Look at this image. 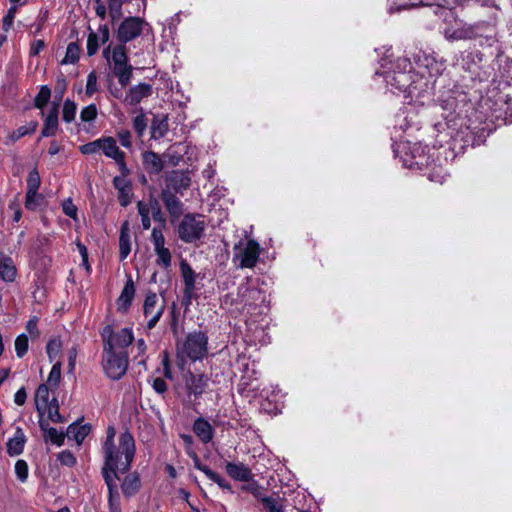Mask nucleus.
<instances>
[{"mask_svg": "<svg viewBox=\"0 0 512 512\" xmlns=\"http://www.w3.org/2000/svg\"><path fill=\"white\" fill-rule=\"evenodd\" d=\"M414 63L417 70L407 96L425 104L436 85H441L442 89L434 100V109L441 112L444 123H435L434 127L439 132L444 127L450 130L452 150L459 153L467 147L483 144L496 130L494 120L497 115L492 110L491 99L482 97L475 105L460 86L450 82L446 85L441 77L444 64L431 55L419 51L414 54Z\"/></svg>", "mask_w": 512, "mask_h": 512, "instance_id": "obj_1", "label": "nucleus"}, {"mask_svg": "<svg viewBox=\"0 0 512 512\" xmlns=\"http://www.w3.org/2000/svg\"><path fill=\"white\" fill-rule=\"evenodd\" d=\"M136 453L135 440L126 429L118 437V445L102 447L103 465L101 475L105 483H116L119 474H127Z\"/></svg>", "mask_w": 512, "mask_h": 512, "instance_id": "obj_2", "label": "nucleus"}, {"mask_svg": "<svg viewBox=\"0 0 512 512\" xmlns=\"http://www.w3.org/2000/svg\"><path fill=\"white\" fill-rule=\"evenodd\" d=\"M416 65L408 57H399L392 64V68L383 72L387 87L392 93L407 94L416 73Z\"/></svg>", "mask_w": 512, "mask_h": 512, "instance_id": "obj_3", "label": "nucleus"}, {"mask_svg": "<svg viewBox=\"0 0 512 512\" xmlns=\"http://www.w3.org/2000/svg\"><path fill=\"white\" fill-rule=\"evenodd\" d=\"M209 337L202 330H194L186 334L177 351L192 362L202 361L208 355Z\"/></svg>", "mask_w": 512, "mask_h": 512, "instance_id": "obj_4", "label": "nucleus"}, {"mask_svg": "<svg viewBox=\"0 0 512 512\" xmlns=\"http://www.w3.org/2000/svg\"><path fill=\"white\" fill-rule=\"evenodd\" d=\"M102 367L109 379L120 380L128 369V353L125 350L117 352L111 344H107L103 348Z\"/></svg>", "mask_w": 512, "mask_h": 512, "instance_id": "obj_5", "label": "nucleus"}, {"mask_svg": "<svg viewBox=\"0 0 512 512\" xmlns=\"http://www.w3.org/2000/svg\"><path fill=\"white\" fill-rule=\"evenodd\" d=\"M108 66L112 75L117 78L122 88L129 85L133 77L134 67L129 62L127 47L125 45H115V52Z\"/></svg>", "mask_w": 512, "mask_h": 512, "instance_id": "obj_6", "label": "nucleus"}, {"mask_svg": "<svg viewBox=\"0 0 512 512\" xmlns=\"http://www.w3.org/2000/svg\"><path fill=\"white\" fill-rule=\"evenodd\" d=\"M260 245L254 239L240 240L233 248V262L240 268H254L259 260Z\"/></svg>", "mask_w": 512, "mask_h": 512, "instance_id": "obj_7", "label": "nucleus"}, {"mask_svg": "<svg viewBox=\"0 0 512 512\" xmlns=\"http://www.w3.org/2000/svg\"><path fill=\"white\" fill-rule=\"evenodd\" d=\"M201 215L187 213L177 227L178 237L184 243H194L204 236L206 223Z\"/></svg>", "mask_w": 512, "mask_h": 512, "instance_id": "obj_8", "label": "nucleus"}, {"mask_svg": "<svg viewBox=\"0 0 512 512\" xmlns=\"http://www.w3.org/2000/svg\"><path fill=\"white\" fill-rule=\"evenodd\" d=\"M148 25L149 24L143 18L138 16H128L124 18L116 30L118 44L126 46L127 43L138 38L142 34L144 27Z\"/></svg>", "mask_w": 512, "mask_h": 512, "instance_id": "obj_9", "label": "nucleus"}, {"mask_svg": "<svg viewBox=\"0 0 512 512\" xmlns=\"http://www.w3.org/2000/svg\"><path fill=\"white\" fill-rule=\"evenodd\" d=\"M209 378L204 373L188 371L185 374V391L188 402L195 403L208 388Z\"/></svg>", "mask_w": 512, "mask_h": 512, "instance_id": "obj_10", "label": "nucleus"}, {"mask_svg": "<svg viewBox=\"0 0 512 512\" xmlns=\"http://www.w3.org/2000/svg\"><path fill=\"white\" fill-rule=\"evenodd\" d=\"M165 310V303L158 304V296L149 291L143 303V314L148 318L147 329H153L161 319Z\"/></svg>", "mask_w": 512, "mask_h": 512, "instance_id": "obj_11", "label": "nucleus"}, {"mask_svg": "<svg viewBox=\"0 0 512 512\" xmlns=\"http://www.w3.org/2000/svg\"><path fill=\"white\" fill-rule=\"evenodd\" d=\"M151 240L154 245V251L157 255L156 264L165 269L171 266V252L165 247V238L160 228L154 227L151 233Z\"/></svg>", "mask_w": 512, "mask_h": 512, "instance_id": "obj_12", "label": "nucleus"}, {"mask_svg": "<svg viewBox=\"0 0 512 512\" xmlns=\"http://www.w3.org/2000/svg\"><path fill=\"white\" fill-rule=\"evenodd\" d=\"M191 185L190 172L188 170H173L165 178V187L170 192L183 194Z\"/></svg>", "mask_w": 512, "mask_h": 512, "instance_id": "obj_13", "label": "nucleus"}, {"mask_svg": "<svg viewBox=\"0 0 512 512\" xmlns=\"http://www.w3.org/2000/svg\"><path fill=\"white\" fill-rule=\"evenodd\" d=\"M101 151L108 158L113 159L123 174H130V169L125 162V153L119 149L113 137H102Z\"/></svg>", "mask_w": 512, "mask_h": 512, "instance_id": "obj_14", "label": "nucleus"}, {"mask_svg": "<svg viewBox=\"0 0 512 512\" xmlns=\"http://www.w3.org/2000/svg\"><path fill=\"white\" fill-rule=\"evenodd\" d=\"M484 62V54L478 49H468L460 53L457 59L459 65L465 71L476 73L482 68Z\"/></svg>", "mask_w": 512, "mask_h": 512, "instance_id": "obj_15", "label": "nucleus"}, {"mask_svg": "<svg viewBox=\"0 0 512 512\" xmlns=\"http://www.w3.org/2000/svg\"><path fill=\"white\" fill-rule=\"evenodd\" d=\"M238 296L241 298L240 302L243 308L261 306L266 302L264 291L256 287H248L247 285H240L238 287Z\"/></svg>", "mask_w": 512, "mask_h": 512, "instance_id": "obj_16", "label": "nucleus"}, {"mask_svg": "<svg viewBox=\"0 0 512 512\" xmlns=\"http://www.w3.org/2000/svg\"><path fill=\"white\" fill-rule=\"evenodd\" d=\"M128 176L121 173L113 178V186L118 191V201L122 207H127L133 196L132 182L127 179Z\"/></svg>", "mask_w": 512, "mask_h": 512, "instance_id": "obj_17", "label": "nucleus"}, {"mask_svg": "<svg viewBox=\"0 0 512 512\" xmlns=\"http://www.w3.org/2000/svg\"><path fill=\"white\" fill-rule=\"evenodd\" d=\"M153 94V87L149 83L141 82L137 85L131 86L125 93L123 102L130 106H136L143 99L150 97Z\"/></svg>", "mask_w": 512, "mask_h": 512, "instance_id": "obj_18", "label": "nucleus"}, {"mask_svg": "<svg viewBox=\"0 0 512 512\" xmlns=\"http://www.w3.org/2000/svg\"><path fill=\"white\" fill-rule=\"evenodd\" d=\"M177 194L178 193L170 192L168 189H162L160 194L161 200L169 213L172 223L180 218L184 211V204L177 197Z\"/></svg>", "mask_w": 512, "mask_h": 512, "instance_id": "obj_19", "label": "nucleus"}, {"mask_svg": "<svg viewBox=\"0 0 512 512\" xmlns=\"http://www.w3.org/2000/svg\"><path fill=\"white\" fill-rule=\"evenodd\" d=\"M494 32V26L489 23H478L475 25H470L467 27H463L459 29L457 33V38L459 39H475L478 37H485L487 40L493 38L490 34H486L485 32Z\"/></svg>", "mask_w": 512, "mask_h": 512, "instance_id": "obj_20", "label": "nucleus"}, {"mask_svg": "<svg viewBox=\"0 0 512 512\" xmlns=\"http://www.w3.org/2000/svg\"><path fill=\"white\" fill-rule=\"evenodd\" d=\"M39 427L43 432L45 442H51L52 444L60 447L64 444L66 433L58 431L56 428L49 426L48 420L43 417L39 418Z\"/></svg>", "mask_w": 512, "mask_h": 512, "instance_id": "obj_21", "label": "nucleus"}, {"mask_svg": "<svg viewBox=\"0 0 512 512\" xmlns=\"http://www.w3.org/2000/svg\"><path fill=\"white\" fill-rule=\"evenodd\" d=\"M225 471L236 481H250L253 477L251 469L242 462H227L225 464Z\"/></svg>", "mask_w": 512, "mask_h": 512, "instance_id": "obj_22", "label": "nucleus"}, {"mask_svg": "<svg viewBox=\"0 0 512 512\" xmlns=\"http://www.w3.org/2000/svg\"><path fill=\"white\" fill-rule=\"evenodd\" d=\"M142 163L145 171L149 175L160 174L164 168V162L154 151H145L142 153Z\"/></svg>", "mask_w": 512, "mask_h": 512, "instance_id": "obj_23", "label": "nucleus"}, {"mask_svg": "<svg viewBox=\"0 0 512 512\" xmlns=\"http://www.w3.org/2000/svg\"><path fill=\"white\" fill-rule=\"evenodd\" d=\"M192 430L204 444L212 441L214 437V428L209 423V421L203 417H198L195 419Z\"/></svg>", "mask_w": 512, "mask_h": 512, "instance_id": "obj_24", "label": "nucleus"}, {"mask_svg": "<svg viewBox=\"0 0 512 512\" xmlns=\"http://www.w3.org/2000/svg\"><path fill=\"white\" fill-rule=\"evenodd\" d=\"M26 440L23 429L21 427H16L14 436L8 439L6 443L8 455L14 457L22 454Z\"/></svg>", "mask_w": 512, "mask_h": 512, "instance_id": "obj_25", "label": "nucleus"}, {"mask_svg": "<svg viewBox=\"0 0 512 512\" xmlns=\"http://www.w3.org/2000/svg\"><path fill=\"white\" fill-rule=\"evenodd\" d=\"M135 295V285L131 277H128L120 296L117 299V306L120 312H127Z\"/></svg>", "mask_w": 512, "mask_h": 512, "instance_id": "obj_26", "label": "nucleus"}, {"mask_svg": "<svg viewBox=\"0 0 512 512\" xmlns=\"http://www.w3.org/2000/svg\"><path fill=\"white\" fill-rule=\"evenodd\" d=\"M141 488V479L138 472L128 473L122 480L121 490L125 497L136 495Z\"/></svg>", "mask_w": 512, "mask_h": 512, "instance_id": "obj_27", "label": "nucleus"}, {"mask_svg": "<svg viewBox=\"0 0 512 512\" xmlns=\"http://www.w3.org/2000/svg\"><path fill=\"white\" fill-rule=\"evenodd\" d=\"M17 277V268L11 257L0 254V279L12 283Z\"/></svg>", "mask_w": 512, "mask_h": 512, "instance_id": "obj_28", "label": "nucleus"}, {"mask_svg": "<svg viewBox=\"0 0 512 512\" xmlns=\"http://www.w3.org/2000/svg\"><path fill=\"white\" fill-rule=\"evenodd\" d=\"M58 107L59 105L54 103L49 110L41 131L42 137H51L56 134L58 129Z\"/></svg>", "mask_w": 512, "mask_h": 512, "instance_id": "obj_29", "label": "nucleus"}, {"mask_svg": "<svg viewBox=\"0 0 512 512\" xmlns=\"http://www.w3.org/2000/svg\"><path fill=\"white\" fill-rule=\"evenodd\" d=\"M131 252L130 227L129 222L125 220L120 227L119 236V258L125 260Z\"/></svg>", "mask_w": 512, "mask_h": 512, "instance_id": "obj_30", "label": "nucleus"}, {"mask_svg": "<svg viewBox=\"0 0 512 512\" xmlns=\"http://www.w3.org/2000/svg\"><path fill=\"white\" fill-rule=\"evenodd\" d=\"M91 425L89 423L78 425L77 422H73L67 428L66 435L69 439L74 440L78 445H81L84 439L91 432Z\"/></svg>", "mask_w": 512, "mask_h": 512, "instance_id": "obj_31", "label": "nucleus"}, {"mask_svg": "<svg viewBox=\"0 0 512 512\" xmlns=\"http://www.w3.org/2000/svg\"><path fill=\"white\" fill-rule=\"evenodd\" d=\"M150 132L151 138L154 140H159L163 138L168 132L167 117L161 115H154L151 122Z\"/></svg>", "mask_w": 512, "mask_h": 512, "instance_id": "obj_32", "label": "nucleus"}, {"mask_svg": "<svg viewBox=\"0 0 512 512\" xmlns=\"http://www.w3.org/2000/svg\"><path fill=\"white\" fill-rule=\"evenodd\" d=\"M49 401V387L47 384H40L35 393V406L40 417L44 416Z\"/></svg>", "mask_w": 512, "mask_h": 512, "instance_id": "obj_33", "label": "nucleus"}, {"mask_svg": "<svg viewBox=\"0 0 512 512\" xmlns=\"http://www.w3.org/2000/svg\"><path fill=\"white\" fill-rule=\"evenodd\" d=\"M180 272L184 283V289L195 290L197 275L185 259L180 261Z\"/></svg>", "mask_w": 512, "mask_h": 512, "instance_id": "obj_34", "label": "nucleus"}, {"mask_svg": "<svg viewBox=\"0 0 512 512\" xmlns=\"http://www.w3.org/2000/svg\"><path fill=\"white\" fill-rule=\"evenodd\" d=\"M108 489L109 512H122L117 483H105Z\"/></svg>", "mask_w": 512, "mask_h": 512, "instance_id": "obj_35", "label": "nucleus"}, {"mask_svg": "<svg viewBox=\"0 0 512 512\" xmlns=\"http://www.w3.org/2000/svg\"><path fill=\"white\" fill-rule=\"evenodd\" d=\"M134 335L131 328H123L119 332L115 333L113 337L114 349L116 347L124 350L126 347L132 344Z\"/></svg>", "mask_w": 512, "mask_h": 512, "instance_id": "obj_36", "label": "nucleus"}, {"mask_svg": "<svg viewBox=\"0 0 512 512\" xmlns=\"http://www.w3.org/2000/svg\"><path fill=\"white\" fill-rule=\"evenodd\" d=\"M80 46L77 42H70L66 49L65 57L61 60L62 65L75 64L80 58Z\"/></svg>", "mask_w": 512, "mask_h": 512, "instance_id": "obj_37", "label": "nucleus"}, {"mask_svg": "<svg viewBox=\"0 0 512 512\" xmlns=\"http://www.w3.org/2000/svg\"><path fill=\"white\" fill-rule=\"evenodd\" d=\"M59 402L57 398L53 397L50 402H48V406L46 411L48 412V419L54 423H64L65 418L59 413Z\"/></svg>", "mask_w": 512, "mask_h": 512, "instance_id": "obj_38", "label": "nucleus"}, {"mask_svg": "<svg viewBox=\"0 0 512 512\" xmlns=\"http://www.w3.org/2000/svg\"><path fill=\"white\" fill-rule=\"evenodd\" d=\"M37 126H38L37 121H30L26 125L20 126L15 131H13L12 134L10 135V139L12 141H17L26 135H31L36 131Z\"/></svg>", "mask_w": 512, "mask_h": 512, "instance_id": "obj_39", "label": "nucleus"}, {"mask_svg": "<svg viewBox=\"0 0 512 512\" xmlns=\"http://www.w3.org/2000/svg\"><path fill=\"white\" fill-rule=\"evenodd\" d=\"M41 184V178L37 168H33L27 177V191L29 198L34 195L35 192H38V189Z\"/></svg>", "mask_w": 512, "mask_h": 512, "instance_id": "obj_40", "label": "nucleus"}, {"mask_svg": "<svg viewBox=\"0 0 512 512\" xmlns=\"http://www.w3.org/2000/svg\"><path fill=\"white\" fill-rule=\"evenodd\" d=\"M247 482V484L242 485L241 490L251 493L258 501L261 502L262 499L266 497L263 494L264 487L254 479V476L252 477V480Z\"/></svg>", "mask_w": 512, "mask_h": 512, "instance_id": "obj_41", "label": "nucleus"}, {"mask_svg": "<svg viewBox=\"0 0 512 512\" xmlns=\"http://www.w3.org/2000/svg\"><path fill=\"white\" fill-rule=\"evenodd\" d=\"M51 98V89L48 85H42L39 89V92L35 96L34 106L37 109H43Z\"/></svg>", "mask_w": 512, "mask_h": 512, "instance_id": "obj_42", "label": "nucleus"}, {"mask_svg": "<svg viewBox=\"0 0 512 512\" xmlns=\"http://www.w3.org/2000/svg\"><path fill=\"white\" fill-rule=\"evenodd\" d=\"M14 345L17 357L23 358L27 354L29 348V339L27 334H19L15 339Z\"/></svg>", "mask_w": 512, "mask_h": 512, "instance_id": "obj_43", "label": "nucleus"}, {"mask_svg": "<svg viewBox=\"0 0 512 512\" xmlns=\"http://www.w3.org/2000/svg\"><path fill=\"white\" fill-rule=\"evenodd\" d=\"M61 362L57 361L53 364L48 378H47V385L50 387H57L61 380Z\"/></svg>", "mask_w": 512, "mask_h": 512, "instance_id": "obj_44", "label": "nucleus"}, {"mask_svg": "<svg viewBox=\"0 0 512 512\" xmlns=\"http://www.w3.org/2000/svg\"><path fill=\"white\" fill-rule=\"evenodd\" d=\"M62 348V342L60 339H50L46 345V353L50 362H53L59 355Z\"/></svg>", "mask_w": 512, "mask_h": 512, "instance_id": "obj_45", "label": "nucleus"}, {"mask_svg": "<svg viewBox=\"0 0 512 512\" xmlns=\"http://www.w3.org/2000/svg\"><path fill=\"white\" fill-rule=\"evenodd\" d=\"M137 209H138V213L141 217V223H142V227L144 230H148L151 226V220H150V208H149V205L142 202V201H139L137 203Z\"/></svg>", "mask_w": 512, "mask_h": 512, "instance_id": "obj_46", "label": "nucleus"}, {"mask_svg": "<svg viewBox=\"0 0 512 512\" xmlns=\"http://www.w3.org/2000/svg\"><path fill=\"white\" fill-rule=\"evenodd\" d=\"M76 109L77 106L75 102L70 99H66L62 110V119L67 123L72 122L76 115Z\"/></svg>", "mask_w": 512, "mask_h": 512, "instance_id": "obj_47", "label": "nucleus"}, {"mask_svg": "<svg viewBox=\"0 0 512 512\" xmlns=\"http://www.w3.org/2000/svg\"><path fill=\"white\" fill-rule=\"evenodd\" d=\"M102 149V138L88 142L80 146V152L84 155H90L100 152Z\"/></svg>", "mask_w": 512, "mask_h": 512, "instance_id": "obj_48", "label": "nucleus"}, {"mask_svg": "<svg viewBox=\"0 0 512 512\" xmlns=\"http://www.w3.org/2000/svg\"><path fill=\"white\" fill-rule=\"evenodd\" d=\"M133 128L138 137H142L147 128V118L143 113L136 115L133 119Z\"/></svg>", "mask_w": 512, "mask_h": 512, "instance_id": "obj_49", "label": "nucleus"}, {"mask_svg": "<svg viewBox=\"0 0 512 512\" xmlns=\"http://www.w3.org/2000/svg\"><path fill=\"white\" fill-rule=\"evenodd\" d=\"M261 503L266 512H283V506L271 496L263 498Z\"/></svg>", "mask_w": 512, "mask_h": 512, "instance_id": "obj_50", "label": "nucleus"}, {"mask_svg": "<svg viewBox=\"0 0 512 512\" xmlns=\"http://www.w3.org/2000/svg\"><path fill=\"white\" fill-rule=\"evenodd\" d=\"M15 474L20 482H25L28 478V464L25 460L19 459L15 463Z\"/></svg>", "mask_w": 512, "mask_h": 512, "instance_id": "obj_51", "label": "nucleus"}, {"mask_svg": "<svg viewBox=\"0 0 512 512\" xmlns=\"http://www.w3.org/2000/svg\"><path fill=\"white\" fill-rule=\"evenodd\" d=\"M57 460L61 465L73 467L76 465L77 460L70 450H63L57 454Z\"/></svg>", "mask_w": 512, "mask_h": 512, "instance_id": "obj_52", "label": "nucleus"}, {"mask_svg": "<svg viewBox=\"0 0 512 512\" xmlns=\"http://www.w3.org/2000/svg\"><path fill=\"white\" fill-rule=\"evenodd\" d=\"M207 478L212 482L216 483L223 490L233 493L231 484L215 471L212 470V472L208 475Z\"/></svg>", "mask_w": 512, "mask_h": 512, "instance_id": "obj_53", "label": "nucleus"}, {"mask_svg": "<svg viewBox=\"0 0 512 512\" xmlns=\"http://www.w3.org/2000/svg\"><path fill=\"white\" fill-rule=\"evenodd\" d=\"M187 455L192 458L194 467L197 470L203 472L206 475V477H208V475L212 472V469H210L207 465H204L201 462V460H200L199 456L196 454V452L193 450H187Z\"/></svg>", "mask_w": 512, "mask_h": 512, "instance_id": "obj_54", "label": "nucleus"}, {"mask_svg": "<svg viewBox=\"0 0 512 512\" xmlns=\"http://www.w3.org/2000/svg\"><path fill=\"white\" fill-rule=\"evenodd\" d=\"M86 48L88 56L95 55L99 49L98 35L94 31H91L88 35Z\"/></svg>", "mask_w": 512, "mask_h": 512, "instance_id": "obj_55", "label": "nucleus"}, {"mask_svg": "<svg viewBox=\"0 0 512 512\" xmlns=\"http://www.w3.org/2000/svg\"><path fill=\"white\" fill-rule=\"evenodd\" d=\"M97 91H98L97 74L95 71H91L87 76L85 93L87 96H92Z\"/></svg>", "mask_w": 512, "mask_h": 512, "instance_id": "obj_56", "label": "nucleus"}, {"mask_svg": "<svg viewBox=\"0 0 512 512\" xmlns=\"http://www.w3.org/2000/svg\"><path fill=\"white\" fill-rule=\"evenodd\" d=\"M97 117V108L95 104L84 107L80 112V118L83 122H91Z\"/></svg>", "mask_w": 512, "mask_h": 512, "instance_id": "obj_57", "label": "nucleus"}, {"mask_svg": "<svg viewBox=\"0 0 512 512\" xmlns=\"http://www.w3.org/2000/svg\"><path fill=\"white\" fill-rule=\"evenodd\" d=\"M62 210H63V213L76 220L77 219V212H78V209L77 207L74 205L73 201L71 198H67L65 199L63 202H62Z\"/></svg>", "mask_w": 512, "mask_h": 512, "instance_id": "obj_58", "label": "nucleus"}, {"mask_svg": "<svg viewBox=\"0 0 512 512\" xmlns=\"http://www.w3.org/2000/svg\"><path fill=\"white\" fill-rule=\"evenodd\" d=\"M16 12H17V6H15V5L11 6L8 9L6 15L3 17L2 27L5 32L9 31L10 28L12 27Z\"/></svg>", "mask_w": 512, "mask_h": 512, "instance_id": "obj_59", "label": "nucleus"}, {"mask_svg": "<svg viewBox=\"0 0 512 512\" xmlns=\"http://www.w3.org/2000/svg\"><path fill=\"white\" fill-rule=\"evenodd\" d=\"M148 205H149L150 211L152 213L153 219L158 222H164L165 219H164L163 213L161 211L159 202L156 199L152 198V199H150V203Z\"/></svg>", "mask_w": 512, "mask_h": 512, "instance_id": "obj_60", "label": "nucleus"}, {"mask_svg": "<svg viewBox=\"0 0 512 512\" xmlns=\"http://www.w3.org/2000/svg\"><path fill=\"white\" fill-rule=\"evenodd\" d=\"M114 335H115V333H114L112 325H106L103 328V330L101 332V336L103 339V348L105 346H107V344H111L112 347H114V341H113Z\"/></svg>", "mask_w": 512, "mask_h": 512, "instance_id": "obj_61", "label": "nucleus"}, {"mask_svg": "<svg viewBox=\"0 0 512 512\" xmlns=\"http://www.w3.org/2000/svg\"><path fill=\"white\" fill-rule=\"evenodd\" d=\"M427 177L432 182L442 184L445 181L446 173L444 172V170L441 167H439L437 169L434 168L432 171H430L428 173Z\"/></svg>", "mask_w": 512, "mask_h": 512, "instance_id": "obj_62", "label": "nucleus"}, {"mask_svg": "<svg viewBox=\"0 0 512 512\" xmlns=\"http://www.w3.org/2000/svg\"><path fill=\"white\" fill-rule=\"evenodd\" d=\"M8 209L13 212L12 220L14 222H19L22 217V211L17 198L10 201Z\"/></svg>", "mask_w": 512, "mask_h": 512, "instance_id": "obj_63", "label": "nucleus"}, {"mask_svg": "<svg viewBox=\"0 0 512 512\" xmlns=\"http://www.w3.org/2000/svg\"><path fill=\"white\" fill-rule=\"evenodd\" d=\"M117 137L119 139L120 144L125 148H130L132 145L131 142V133L129 130H121L117 133Z\"/></svg>", "mask_w": 512, "mask_h": 512, "instance_id": "obj_64", "label": "nucleus"}]
</instances>
